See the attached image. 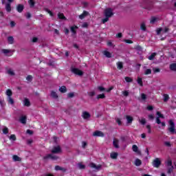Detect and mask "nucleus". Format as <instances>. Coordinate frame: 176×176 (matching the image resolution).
Returning <instances> with one entry per match:
<instances>
[{"instance_id":"nucleus-1","label":"nucleus","mask_w":176,"mask_h":176,"mask_svg":"<svg viewBox=\"0 0 176 176\" xmlns=\"http://www.w3.org/2000/svg\"><path fill=\"white\" fill-rule=\"evenodd\" d=\"M104 14L105 17L111 18L112 16H113V11L112 10V8H109L104 10Z\"/></svg>"},{"instance_id":"nucleus-2","label":"nucleus","mask_w":176,"mask_h":176,"mask_svg":"<svg viewBox=\"0 0 176 176\" xmlns=\"http://www.w3.org/2000/svg\"><path fill=\"white\" fill-rule=\"evenodd\" d=\"M169 124L170 126L168 128V131L171 134H174V133H175V124H174V122H173V120H169Z\"/></svg>"},{"instance_id":"nucleus-3","label":"nucleus","mask_w":176,"mask_h":176,"mask_svg":"<svg viewBox=\"0 0 176 176\" xmlns=\"http://www.w3.org/2000/svg\"><path fill=\"white\" fill-rule=\"evenodd\" d=\"M166 166L168 167V174H171V172L173 170H174V166H173V162H171V160H168L166 164Z\"/></svg>"},{"instance_id":"nucleus-4","label":"nucleus","mask_w":176,"mask_h":176,"mask_svg":"<svg viewBox=\"0 0 176 176\" xmlns=\"http://www.w3.org/2000/svg\"><path fill=\"white\" fill-rule=\"evenodd\" d=\"M51 152L54 155V154H58L61 153L63 152V150H61V146H54L53 148L52 149Z\"/></svg>"},{"instance_id":"nucleus-5","label":"nucleus","mask_w":176,"mask_h":176,"mask_svg":"<svg viewBox=\"0 0 176 176\" xmlns=\"http://www.w3.org/2000/svg\"><path fill=\"white\" fill-rule=\"evenodd\" d=\"M71 71L73 74H75V75H78V76H83V72H82L81 70H80L78 68H74L72 67L71 68Z\"/></svg>"},{"instance_id":"nucleus-6","label":"nucleus","mask_w":176,"mask_h":176,"mask_svg":"<svg viewBox=\"0 0 176 176\" xmlns=\"http://www.w3.org/2000/svg\"><path fill=\"white\" fill-rule=\"evenodd\" d=\"M44 160H47V159H51L52 160H57L58 159V156H56L53 154H47V155L43 157Z\"/></svg>"},{"instance_id":"nucleus-7","label":"nucleus","mask_w":176,"mask_h":176,"mask_svg":"<svg viewBox=\"0 0 176 176\" xmlns=\"http://www.w3.org/2000/svg\"><path fill=\"white\" fill-rule=\"evenodd\" d=\"M162 165V161H160V159L155 158L153 162V167H155L156 168H159L160 166Z\"/></svg>"},{"instance_id":"nucleus-8","label":"nucleus","mask_w":176,"mask_h":176,"mask_svg":"<svg viewBox=\"0 0 176 176\" xmlns=\"http://www.w3.org/2000/svg\"><path fill=\"white\" fill-rule=\"evenodd\" d=\"M89 167H91V168H95L96 170H97L98 171H100V170H101V167H102L101 165H96V164L91 162L89 164Z\"/></svg>"},{"instance_id":"nucleus-9","label":"nucleus","mask_w":176,"mask_h":176,"mask_svg":"<svg viewBox=\"0 0 176 176\" xmlns=\"http://www.w3.org/2000/svg\"><path fill=\"white\" fill-rule=\"evenodd\" d=\"M94 137H104V133L101 131H96L93 133Z\"/></svg>"},{"instance_id":"nucleus-10","label":"nucleus","mask_w":176,"mask_h":176,"mask_svg":"<svg viewBox=\"0 0 176 176\" xmlns=\"http://www.w3.org/2000/svg\"><path fill=\"white\" fill-rule=\"evenodd\" d=\"M79 28L76 25H73L70 28V31L72 32V36L76 35V30H78Z\"/></svg>"},{"instance_id":"nucleus-11","label":"nucleus","mask_w":176,"mask_h":176,"mask_svg":"<svg viewBox=\"0 0 176 176\" xmlns=\"http://www.w3.org/2000/svg\"><path fill=\"white\" fill-rule=\"evenodd\" d=\"M16 10L19 12V13L23 12L24 10V5L23 4H18L16 6Z\"/></svg>"},{"instance_id":"nucleus-12","label":"nucleus","mask_w":176,"mask_h":176,"mask_svg":"<svg viewBox=\"0 0 176 176\" xmlns=\"http://www.w3.org/2000/svg\"><path fill=\"white\" fill-rule=\"evenodd\" d=\"M91 116L89 113V112L87 111H84L82 113V118L83 119H85V120H87V119H89V118L91 117Z\"/></svg>"},{"instance_id":"nucleus-13","label":"nucleus","mask_w":176,"mask_h":176,"mask_svg":"<svg viewBox=\"0 0 176 176\" xmlns=\"http://www.w3.org/2000/svg\"><path fill=\"white\" fill-rule=\"evenodd\" d=\"M19 122L22 123V124H25L27 123V117L25 116H21L19 118Z\"/></svg>"},{"instance_id":"nucleus-14","label":"nucleus","mask_w":176,"mask_h":176,"mask_svg":"<svg viewBox=\"0 0 176 176\" xmlns=\"http://www.w3.org/2000/svg\"><path fill=\"white\" fill-rule=\"evenodd\" d=\"M6 12H12V6H10V2H8L6 4Z\"/></svg>"},{"instance_id":"nucleus-15","label":"nucleus","mask_w":176,"mask_h":176,"mask_svg":"<svg viewBox=\"0 0 176 176\" xmlns=\"http://www.w3.org/2000/svg\"><path fill=\"white\" fill-rule=\"evenodd\" d=\"M8 41L10 45H13V43H14V38H13V36H8Z\"/></svg>"},{"instance_id":"nucleus-16","label":"nucleus","mask_w":176,"mask_h":176,"mask_svg":"<svg viewBox=\"0 0 176 176\" xmlns=\"http://www.w3.org/2000/svg\"><path fill=\"white\" fill-rule=\"evenodd\" d=\"M132 149L133 152H137L138 153H139V155H141V151H138V146H137V145H133Z\"/></svg>"},{"instance_id":"nucleus-17","label":"nucleus","mask_w":176,"mask_h":176,"mask_svg":"<svg viewBox=\"0 0 176 176\" xmlns=\"http://www.w3.org/2000/svg\"><path fill=\"white\" fill-rule=\"evenodd\" d=\"M51 97H52V98L57 99L58 98V95H57V93L56 91H52L51 92Z\"/></svg>"},{"instance_id":"nucleus-18","label":"nucleus","mask_w":176,"mask_h":176,"mask_svg":"<svg viewBox=\"0 0 176 176\" xmlns=\"http://www.w3.org/2000/svg\"><path fill=\"white\" fill-rule=\"evenodd\" d=\"M142 164V162H141V160L136 159L135 161V166H137L138 167L141 166Z\"/></svg>"},{"instance_id":"nucleus-19","label":"nucleus","mask_w":176,"mask_h":176,"mask_svg":"<svg viewBox=\"0 0 176 176\" xmlns=\"http://www.w3.org/2000/svg\"><path fill=\"white\" fill-rule=\"evenodd\" d=\"M170 71H176V63H172L170 65L169 67Z\"/></svg>"},{"instance_id":"nucleus-20","label":"nucleus","mask_w":176,"mask_h":176,"mask_svg":"<svg viewBox=\"0 0 176 176\" xmlns=\"http://www.w3.org/2000/svg\"><path fill=\"white\" fill-rule=\"evenodd\" d=\"M59 91H60V93H67V87L62 86L60 88H59Z\"/></svg>"},{"instance_id":"nucleus-21","label":"nucleus","mask_w":176,"mask_h":176,"mask_svg":"<svg viewBox=\"0 0 176 176\" xmlns=\"http://www.w3.org/2000/svg\"><path fill=\"white\" fill-rule=\"evenodd\" d=\"M58 19H60V20H67V18L65 16H64V14L63 13H58Z\"/></svg>"},{"instance_id":"nucleus-22","label":"nucleus","mask_w":176,"mask_h":176,"mask_svg":"<svg viewBox=\"0 0 176 176\" xmlns=\"http://www.w3.org/2000/svg\"><path fill=\"white\" fill-rule=\"evenodd\" d=\"M12 159L14 162H21V158L18 155H13Z\"/></svg>"},{"instance_id":"nucleus-23","label":"nucleus","mask_w":176,"mask_h":176,"mask_svg":"<svg viewBox=\"0 0 176 176\" xmlns=\"http://www.w3.org/2000/svg\"><path fill=\"white\" fill-rule=\"evenodd\" d=\"M23 102H24L25 107H30V105H31V103L30 102V100H28V98H25Z\"/></svg>"},{"instance_id":"nucleus-24","label":"nucleus","mask_w":176,"mask_h":176,"mask_svg":"<svg viewBox=\"0 0 176 176\" xmlns=\"http://www.w3.org/2000/svg\"><path fill=\"white\" fill-rule=\"evenodd\" d=\"M140 29L142 30V31H146V25H145V23L144 22H142L140 25Z\"/></svg>"},{"instance_id":"nucleus-25","label":"nucleus","mask_w":176,"mask_h":176,"mask_svg":"<svg viewBox=\"0 0 176 176\" xmlns=\"http://www.w3.org/2000/svg\"><path fill=\"white\" fill-rule=\"evenodd\" d=\"M113 145L114 148H116L118 149L119 148V141L113 140Z\"/></svg>"},{"instance_id":"nucleus-26","label":"nucleus","mask_w":176,"mask_h":176,"mask_svg":"<svg viewBox=\"0 0 176 176\" xmlns=\"http://www.w3.org/2000/svg\"><path fill=\"white\" fill-rule=\"evenodd\" d=\"M126 120H127V123H129V124L133 123V117L130 116H126Z\"/></svg>"},{"instance_id":"nucleus-27","label":"nucleus","mask_w":176,"mask_h":176,"mask_svg":"<svg viewBox=\"0 0 176 176\" xmlns=\"http://www.w3.org/2000/svg\"><path fill=\"white\" fill-rule=\"evenodd\" d=\"M6 96H8V97H12V96H13V92H12L11 89H7Z\"/></svg>"},{"instance_id":"nucleus-28","label":"nucleus","mask_w":176,"mask_h":176,"mask_svg":"<svg viewBox=\"0 0 176 176\" xmlns=\"http://www.w3.org/2000/svg\"><path fill=\"white\" fill-rule=\"evenodd\" d=\"M8 102L9 104H10L11 105H13V104H14V100L12 98V96L8 97Z\"/></svg>"},{"instance_id":"nucleus-29","label":"nucleus","mask_w":176,"mask_h":176,"mask_svg":"<svg viewBox=\"0 0 176 176\" xmlns=\"http://www.w3.org/2000/svg\"><path fill=\"white\" fill-rule=\"evenodd\" d=\"M104 54L107 57V58H111V57H112L111 54L108 51H104Z\"/></svg>"},{"instance_id":"nucleus-30","label":"nucleus","mask_w":176,"mask_h":176,"mask_svg":"<svg viewBox=\"0 0 176 176\" xmlns=\"http://www.w3.org/2000/svg\"><path fill=\"white\" fill-rule=\"evenodd\" d=\"M28 3L30 8H34V6H35V2L34 1V0H29Z\"/></svg>"},{"instance_id":"nucleus-31","label":"nucleus","mask_w":176,"mask_h":176,"mask_svg":"<svg viewBox=\"0 0 176 176\" xmlns=\"http://www.w3.org/2000/svg\"><path fill=\"white\" fill-rule=\"evenodd\" d=\"M78 166L80 170H85V168H86V166L82 164V163H78Z\"/></svg>"},{"instance_id":"nucleus-32","label":"nucleus","mask_w":176,"mask_h":176,"mask_svg":"<svg viewBox=\"0 0 176 176\" xmlns=\"http://www.w3.org/2000/svg\"><path fill=\"white\" fill-rule=\"evenodd\" d=\"M111 159H117L118 158V153H112L110 155Z\"/></svg>"},{"instance_id":"nucleus-33","label":"nucleus","mask_w":176,"mask_h":176,"mask_svg":"<svg viewBox=\"0 0 176 176\" xmlns=\"http://www.w3.org/2000/svg\"><path fill=\"white\" fill-rule=\"evenodd\" d=\"M117 65H118V69H123V63L122 62H118L117 63Z\"/></svg>"},{"instance_id":"nucleus-34","label":"nucleus","mask_w":176,"mask_h":176,"mask_svg":"<svg viewBox=\"0 0 176 176\" xmlns=\"http://www.w3.org/2000/svg\"><path fill=\"white\" fill-rule=\"evenodd\" d=\"M7 74H8V75H10L11 76H14L15 75L14 72H13L12 69H8L7 71Z\"/></svg>"},{"instance_id":"nucleus-35","label":"nucleus","mask_w":176,"mask_h":176,"mask_svg":"<svg viewBox=\"0 0 176 176\" xmlns=\"http://www.w3.org/2000/svg\"><path fill=\"white\" fill-rule=\"evenodd\" d=\"M156 20H157L156 17L152 16L150 21L151 24H155V23H156Z\"/></svg>"},{"instance_id":"nucleus-36","label":"nucleus","mask_w":176,"mask_h":176,"mask_svg":"<svg viewBox=\"0 0 176 176\" xmlns=\"http://www.w3.org/2000/svg\"><path fill=\"white\" fill-rule=\"evenodd\" d=\"M138 83L140 85V86H144V84L142 83V78L138 77Z\"/></svg>"},{"instance_id":"nucleus-37","label":"nucleus","mask_w":176,"mask_h":176,"mask_svg":"<svg viewBox=\"0 0 176 176\" xmlns=\"http://www.w3.org/2000/svg\"><path fill=\"white\" fill-rule=\"evenodd\" d=\"M155 56H156V53L154 52V53L151 54V55L149 56L148 57V60H153V58H155Z\"/></svg>"},{"instance_id":"nucleus-38","label":"nucleus","mask_w":176,"mask_h":176,"mask_svg":"<svg viewBox=\"0 0 176 176\" xmlns=\"http://www.w3.org/2000/svg\"><path fill=\"white\" fill-rule=\"evenodd\" d=\"M33 78H34V77H32V76L28 75V76L26 77V80H28V82H32Z\"/></svg>"},{"instance_id":"nucleus-39","label":"nucleus","mask_w":176,"mask_h":176,"mask_svg":"<svg viewBox=\"0 0 176 176\" xmlns=\"http://www.w3.org/2000/svg\"><path fill=\"white\" fill-rule=\"evenodd\" d=\"M169 98H170V97H168V95L164 94V102H167V101H168Z\"/></svg>"},{"instance_id":"nucleus-40","label":"nucleus","mask_w":176,"mask_h":176,"mask_svg":"<svg viewBox=\"0 0 176 176\" xmlns=\"http://www.w3.org/2000/svg\"><path fill=\"white\" fill-rule=\"evenodd\" d=\"M139 122L143 125L146 124V120H145V118H142V120L139 119Z\"/></svg>"},{"instance_id":"nucleus-41","label":"nucleus","mask_w":176,"mask_h":176,"mask_svg":"<svg viewBox=\"0 0 176 176\" xmlns=\"http://www.w3.org/2000/svg\"><path fill=\"white\" fill-rule=\"evenodd\" d=\"M157 115L159 118H161L162 119H164V116H163V114H162V113H160V111H157Z\"/></svg>"},{"instance_id":"nucleus-42","label":"nucleus","mask_w":176,"mask_h":176,"mask_svg":"<svg viewBox=\"0 0 176 176\" xmlns=\"http://www.w3.org/2000/svg\"><path fill=\"white\" fill-rule=\"evenodd\" d=\"M107 21H109V18L108 16H105V18L102 20L103 24H105Z\"/></svg>"},{"instance_id":"nucleus-43","label":"nucleus","mask_w":176,"mask_h":176,"mask_svg":"<svg viewBox=\"0 0 176 176\" xmlns=\"http://www.w3.org/2000/svg\"><path fill=\"white\" fill-rule=\"evenodd\" d=\"M125 80L126 82H127L128 83H130L131 82H133V79L130 77H125Z\"/></svg>"},{"instance_id":"nucleus-44","label":"nucleus","mask_w":176,"mask_h":176,"mask_svg":"<svg viewBox=\"0 0 176 176\" xmlns=\"http://www.w3.org/2000/svg\"><path fill=\"white\" fill-rule=\"evenodd\" d=\"M150 74H152V70L150 69H146L144 74L145 75H150Z\"/></svg>"},{"instance_id":"nucleus-45","label":"nucleus","mask_w":176,"mask_h":176,"mask_svg":"<svg viewBox=\"0 0 176 176\" xmlns=\"http://www.w3.org/2000/svg\"><path fill=\"white\" fill-rule=\"evenodd\" d=\"M3 134H8V133H9V129H8V127H4V129H3Z\"/></svg>"},{"instance_id":"nucleus-46","label":"nucleus","mask_w":176,"mask_h":176,"mask_svg":"<svg viewBox=\"0 0 176 176\" xmlns=\"http://www.w3.org/2000/svg\"><path fill=\"white\" fill-rule=\"evenodd\" d=\"M88 95L89 96V97H94V96H96V92L94 91L89 92Z\"/></svg>"},{"instance_id":"nucleus-47","label":"nucleus","mask_w":176,"mask_h":176,"mask_svg":"<svg viewBox=\"0 0 176 176\" xmlns=\"http://www.w3.org/2000/svg\"><path fill=\"white\" fill-rule=\"evenodd\" d=\"M75 96V94H74V93H69L68 94H67V97H68V98H72L73 97H74Z\"/></svg>"},{"instance_id":"nucleus-48","label":"nucleus","mask_w":176,"mask_h":176,"mask_svg":"<svg viewBox=\"0 0 176 176\" xmlns=\"http://www.w3.org/2000/svg\"><path fill=\"white\" fill-rule=\"evenodd\" d=\"M141 97H142V100H143V101H145L146 100V95L145 94H142Z\"/></svg>"},{"instance_id":"nucleus-49","label":"nucleus","mask_w":176,"mask_h":176,"mask_svg":"<svg viewBox=\"0 0 176 176\" xmlns=\"http://www.w3.org/2000/svg\"><path fill=\"white\" fill-rule=\"evenodd\" d=\"M160 32H163V28H160L157 30V34L160 35Z\"/></svg>"},{"instance_id":"nucleus-50","label":"nucleus","mask_w":176,"mask_h":176,"mask_svg":"<svg viewBox=\"0 0 176 176\" xmlns=\"http://www.w3.org/2000/svg\"><path fill=\"white\" fill-rule=\"evenodd\" d=\"M105 98V95L104 94H99L97 96V98L99 99V98Z\"/></svg>"},{"instance_id":"nucleus-51","label":"nucleus","mask_w":176,"mask_h":176,"mask_svg":"<svg viewBox=\"0 0 176 176\" xmlns=\"http://www.w3.org/2000/svg\"><path fill=\"white\" fill-rule=\"evenodd\" d=\"M2 52L4 54H8L10 53V50H3Z\"/></svg>"},{"instance_id":"nucleus-52","label":"nucleus","mask_w":176,"mask_h":176,"mask_svg":"<svg viewBox=\"0 0 176 176\" xmlns=\"http://www.w3.org/2000/svg\"><path fill=\"white\" fill-rule=\"evenodd\" d=\"M135 49L136 50H138L139 52H141V50H142V46H140V45H137Z\"/></svg>"},{"instance_id":"nucleus-53","label":"nucleus","mask_w":176,"mask_h":176,"mask_svg":"<svg viewBox=\"0 0 176 176\" xmlns=\"http://www.w3.org/2000/svg\"><path fill=\"white\" fill-rule=\"evenodd\" d=\"M26 133H27V134H29L30 135H32V134H34V131H31L30 129H28Z\"/></svg>"},{"instance_id":"nucleus-54","label":"nucleus","mask_w":176,"mask_h":176,"mask_svg":"<svg viewBox=\"0 0 176 176\" xmlns=\"http://www.w3.org/2000/svg\"><path fill=\"white\" fill-rule=\"evenodd\" d=\"M10 140H12V141H16V135H11L10 136Z\"/></svg>"},{"instance_id":"nucleus-55","label":"nucleus","mask_w":176,"mask_h":176,"mask_svg":"<svg viewBox=\"0 0 176 176\" xmlns=\"http://www.w3.org/2000/svg\"><path fill=\"white\" fill-rule=\"evenodd\" d=\"M153 71L155 74L157 73V72H160V69L159 68H153Z\"/></svg>"},{"instance_id":"nucleus-56","label":"nucleus","mask_w":176,"mask_h":176,"mask_svg":"<svg viewBox=\"0 0 176 176\" xmlns=\"http://www.w3.org/2000/svg\"><path fill=\"white\" fill-rule=\"evenodd\" d=\"M170 29L168 28H164L162 30V34H166L168 31H169Z\"/></svg>"},{"instance_id":"nucleus-57","label":"nucleus","mask_w":176,"mask_h":176,"mask_svg":"<svg viewBox=\"0 0 176 176\" xmlns=\"http://www.w3.org/2000/svg\"><path fill=\"white\" fill-rule=\"evenodd\" d=\"M116 122L118 123V124L119 126H122V121L120 120V118H117V119H116Z\"/></svg>"},{"instance_id":"nucleus-58","label":"nucleus","mask_w":176,"mask_h":176,"mask_svg":"<svg viewBox=\"0 0 176 176\" xmlns=\"http://www.w3.org/2000/svg\"><path fill=\"white\" fill-rule=\"evenodd\" d=\"M162 123V121H160V118L159 117L156 118V124H160Z\"/></svg>"},{"instance_id":"nucleus-59","label":"nucleus","mask_w":176,"mask_h":176,"mask_svg":"<svg viewBox=\"0 0 176 176\" xmlns=\"http://www.w3.org/2000/svg\"><path fill=\"white\" fill-rule=\"evenodd\" d=\"M87 146V143L86 142H82V147L85 149Z\"/></svg>"},{"instance_id":"nucleus-60","label":"nucleus","mask_w":176,"mask_h":176,"mask_svg":"<svg viewBox=\"0 0 176 176\" xmlns=\"http://www.w3.org/2000/svg\"><path fill=\"white\" fill-rule=\"evenodd\" d=\"M124 42H125L126 43H133V41L129 39H124Z\"/></svg>"},{"instance_id":"nucleus-61","label":"nucleus","mask_w":176,"mask_h":176,"mask_svg":"<svg viewBox=\"0 0 176 176\" xmlns=\"http://www.w3.org/2000/svg\"><path fill=\"white\" fill-rule=\"evenodd\" d=\"M55 170H56V171H60V170H61V166H55Z\"/></svg>"},{"instance_id":"nucleus-62","label":"nucleus","mask_w":176,"mask_h":176,"mask_svg":"<svg viewBox=\"0 0 176 176\" xmlns=\"http://www.w3.org/2000/svg\"><path fill=\"white\" fill-rule=\"evenodd\" d=\"M64 32L65 35H68L69 34V30H68V28H65Z\"/></svg>"},{"instance_id":"nucleus-63","label":"nucleus","mask_w":176,"mask_h":176,"mask_svg":"<svg viewBox=\"0 0 176 176\" xmlns=\"http://www.w3.org/2000/svg\"><path fill=\"white\" fill-rule=\"evenodd\" d=\"M123 95L125 96V97H128L129 96V91H124L123 92Z\"/></svg>"},{"instance_id":"nucleus-64","label":"nucleus","mask_w":176,"mask_h":176,"mask_svg":"<svg viewBox=\"0 0 176 176\" xmlns=\"http://www.w3.org/2000/svg\"><path fill=\"white\" fill-rule=\"evenodd\" d=\"M25 16H26L28 19H31V13L27 12Z\"/></svg>"}]
</instances>
